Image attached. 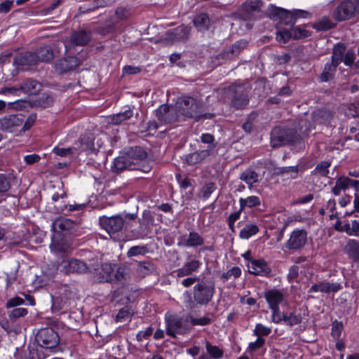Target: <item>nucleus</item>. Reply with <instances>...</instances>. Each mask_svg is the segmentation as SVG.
<instances>
[{"mask_svg":"<svg viewBox=\"0 0 359 359\" xmlns=\"http://www.w3.org/2000/svg\"><path fill=\"white\" fill-rule=\"evenodd\" d=\"M265 344V339L262 337H257V340L254 342L249 344L248 348L251 351H254L258 348H262Z\"/></svg>","mask_w":359,"mask_h":359,"instance_id":"obj_63","label":"nucleus"},{"mask_svg":"<svg viewBox=\"0 0 359 359\" xmlns=\"http://www.w3.org/2000/svg\"><path fill=\"white\" fill-rule=\"evenodd\" d=\"M34 53L38 62H49L54 57L53 50L49 46H41Z\"/></svg>","mask_w":359,"mask_h":359,"instance_id":"obj_34","label":"nucleus"},{"mask_svg":"<svg viewBox=\"0 0 359 359\" xmlns=\"http://www.w3.org/2000/svg\"><path fill=\"white\" fill-rule=\"evenodd\" d=\"M50 248L55 252L68 254L71 251L69 243L57 235H53Z\"/></svg>","mask_w":359,"mask_h":359,"instance_id":"obj_31","label":"nucleus"},{"mask_svg":"<svg viewBox=\"0 0 359 359\" xmlns=\"http://www.w3.org/2000/svg\"><path fill=\"white\" fill-rule=\"evenodd\" d=\"M75 147L81 151L91 152L94 150V142L92 135H85L81 137L79 141L75 143Z\"/></svg>","mask_w":359,"mask_h":359,"instance_id":"obj_32","label":"nucleus"},{"mask_svg":"<svg viewBox=\"0 0 359 359\" xmlns=\"http://www.w3.org/2000/svg\"><path fill=\"white\" fill-rule=\"evenodd\" d=\"M337 66L331 62H327L325 65L322 73L318 76L320 82H327L332 80L334 77Z\"/></svg>","mask_w":359,"mask_h":359,"instance_id":"obj_33","label":"nucleus"},{"mask_svg":"<svg viewBox=\"0 0 359 359\" xmlns=\"http://www.w3.org/2000/svg\"><path fill=\"white\" fill-rule=\"evenodd\" d=\"M81 65V61L77 57H67L58 60L55 63V70L60 73H66L76 69Z\"/></svg>","mask_w":359,"mask_h":359,"instance_id":"obj_18","label":"nucleus"},{"mask_svg":"<svg viewBox=\"0 0 359 359\" xmlns=\"http://www.w3.org/2000/svg\"><path fill=\"white\" fill-rule=\"evenodd\" d=\"M259 231L257 225L250 224H246L240 231V237L243 239H248L252 236L255 235Z\"/></svg>","mask_w":359,"mask_h":359,"instance_id":"obj_42","label":"nucleus"},{"mask_svg":"<svg viewBox=\"0 0 359 359\" xmlns=\"http://www.w3.org/2000/svg\"><path fill=\"white\" fill-rule=\"evenodd\" d=\"M76 226L74 221L65 217H59L53 222L52 230L54 232L53 235L60 236V234H72Z\"/></svg>","mask_w":359,"mask_h":359,"instance_id":"obj_13","label":"nucleus"},{"mask_svg":"<svg viewBox=\"0 0 359 359\" xmlns=\"http://www.w3.org/2000/svg\"><path fill=\"white\" fill-rule=\"evenodd\" d=\"M204 243V239L196 232H190L184 245L187 247L200 246Z\"/></svg>","mask_w":359,"mask_h":359,"instance_id":"obj_40","label":"nucleus"},{"mask_svg":"<svg viewBox=\"0 0 359 359\" xmlns=\"http://www.w3.org/2000/svg\"><path fill=\"white\" fill-rule=\"evenodd\" d=\"M262 4L261 0H256L250 3L245 2L243 5V10L241 12V17L244 20L251 19L253 17V13L259 11Z\"/></svg>","mask_w":359,"mask_h":359,"instance_id":"obj_25","label":"nucleus"},{"mask_svg":"<svg viewBox=\"0 0 359 359\" xmlns=\"http://www.w3.org/2000/svg\"><path fill=\"white\" fill-rule=\"evenodd\" d=\"M290 39H292L290 30L283 29L276 33V40L280 43H285Z\"/></svg>","mask_w":359,"mask_h":359,"instance_id":"obj_55","label":"nucleus"},{"mask_svg":"<svg viewBox=\"0 0 359 359\" xmlns=\"http://www.w3.org/2000/svg\"><path fill=\"white\" fill-rule=\"evenodd\" d=\"M78 150V148L75 146L69 147V148H60L55 147L53 150V153L56 155L62 156V157H71L75 152Z\"/></svg>","mask_w":359,"mask_h":359,"instance_id":"obj_48","label":"nucleus"},{"mask_svg":"<svg viewBox=\"0 0 359 359\" xmlns=\"http://www.w3.org/2000/svg\"><path fill=\"white\" fill-rule=\"evenodd\" d=\"M215 293V285L211 282L198 281L194 287L193 297L194 302L201 305L208 304Z\"/></svg>","mask_w":359,"mask_h":359,"instance_id":"obj_6","label":"nucleus"},{"mask_svg":"<svg viewBox=\"0 0 359 359\" xmlns=\"http://www.w3.org/2000/svg\"><path fill=\"white\" fill-rule=\"evenodd\" d=\"M149 252L148 248L146 245H136L131 247L128 252L127 256L131 257L137 255H145Z\"/></svg>","mask_w":359,"mask_h":359,"instance_id":"obj_49","label":"nucleus"},{"mask_svg":"<svg viewBox=\"0 0 359 359\" xmlns=\"http://www.w3.org/2000/svg\"><path fill=\"white\" fill-rule=\"evenodd\" d=\"M350 187L355 189V191L358 192L359 189V181L350 179L348 177H340L336 181L335 186L332 188V193L339 196L341 194V190H346Z\"/></svg>","mask_w":359,"mask_h":359,"instance_id":"obj_19","label":"nucleus"},{"mask_svg":"<svg viewBox=\"0 0 359 359\" xmlns=\"http://www.w3.org/2000/svg\"><path fill=\"white\" fill-rule=\"evenodd\" d=\"M216 189V185L214 182L206 183L200 191V196L203 199H208L212 193Z\"/></svg>","mask_w":359,"mask_h":359,"instance_id":"obj_50","label":"nucleus"},{"mask_svg":"<svg viewBox=\"0 0 359 359\" xmlns=\"http://www.w3.org/2000/svg\"><path fill=\"white\" fill-rule=\"evenodd\" d=\"M90 40V32L83 29L74 32L70 36V42L73 46H85Z\"/></svg>","mask_w":359,"mask_h":359,"instance_id":"obj_26","label":"nucleus"},{"mask_svg":"<svg viewBox=\"0 0 359 359\" xmlns=\"http://www.w3.org/2000/svg\"><path fill=\"white\" fill-rule=\"evenodd\" d=\"M248 93L249 87L245 85H231L227 90V95L232 98L231 104L237 109L247 106L249 102Z\"/></svg>","mask_w":359,"mask_h":359,"instance_id":"obj_5","label":"nucleus"},{"mask_svg":"<svg viewBox=\"0 0 359 359\" xmlns=\"http://www.w3.org/2000/svg\"><path fill=\"white\" fill-rule=\"evenodd\" d=\"M272 310V321L275 323H280L282 321H283V314L280 311L279 306L278 307H274L273 309H271Z\"/></svg>","mask_w":359,"mask_h":359,"instance_id":"obj_61","label":"nucleus"},{"mask_svg":"<svg viewBox=\"0 0 359 359\" xmlns=\"http://www.w3.org/2000/svg\"><path fill=\"white\" fill-rule=\"evenodd\" d=\"M156 270V267L153 263L149 261L140 262L137 264V273L141 277H145Z\"/></svg>","mask_w":359,"mask_h":359,"instance_id":"obj_35","label":"nucleus"},{"mask_svg":"<svg viewBox=\"0 0 359 359\" xmlns=\"http://www.w3.org/2000/svg\"><path fill=\"white\" fill-rule=\"evenodd\" d=\"M247 41L241 40L237 41L234 44H233L231 48H229L228 53H230L232 55V56H236L241 53V51L243 48H245L247 46Z\"/></svg>","mask_w":359,"mask_h":359,"instance_id":"obj_53","label":"nucleus"},{"mask_svg":"<svg viewBox=\"0 0 359 359\" xmlns=\"http://www.w3.org/2000/svg\"><path fill=\"white\" fill-rule=\"evenodd\" d=\"M146 156V152L141 147L130 148L126 155L115 158L112 169L115 172H121L126 169L138 170L140 161Z\"/></svg>","mask_w":359,"mask_h":359,"instance_id":"obj_1","label":"nucleus"},{"mask_svg":"<svg viewBox=\"0 0 359 359\" xmlns=\"http://www.w3.org/2000/svg\"><path fill=\"white\" fill-rule=\"evenodd\" d=\"M343 328H344L343 323L341 322L335 320L332 323V332H331L332 336L334 339H338L341 336Z\"/></svg>","mask_w":359,"mask_h":359,"instance_id":"obj_58","label":"nucleus"},{"mask_svg":"<svg viewBox=\"0 0 359 359\" xmlns=\"http://www.w3.org/2000/svg\"><path fill=\"white\" fill-rule=\"evenodd\" d=\"M248 271L255 276H265L270 274L271 270L267 263L264 260L252 259L248 264Z\"/></svg>","mask_w":359,"mask_h":359,"instance_id":"obj_21","label":"nucleus"},{"mask_svg":"<svg viewBox=\"0 0 359 359\" xmlns=\"http://www.w3.org/2000/svg\"><path fill=\"white\" fill-rule=\"evenodd\" d=\"M194 25L199 31L208 30L210 25V18L205 13H200L194 20Z\"/></svg>","mask_w":359,"mask_h":359,"instance_id":"obj_38","label":"nucleus"},{"mask_svg":"<svg viewBox=\"0 0 359 359\" xmlns=\"http://www.w3.org/2000/svg\"><path fill=\"white\" fill-rule=\"evenodd\" d=\"M334 27V24L328 18H323L313 24V27L317 31H327Z\"/></svg>","mask_w":359,"mask_h":359,"instance_id":"obj_45","label":"nucleus"},{"mask_svg":"<svg viewBox=\"0 0 359 359\" xmlns=\"http://www.w3.org/2000/svg\"><path fill=\"white\" fill-rule=\"evenodd\" d=\"M189 32V27L182 25L171 31L167 32L165 39L171 42L185 41L188 39Z\"/></svg>","mask_w":359,"mask_h":359,"instance_id":"obj_22","label":"nucleus"},{"mask_svg":"<svg viewBox=\"0 0 359 359\" xmlns=\"http://www.w3.org/2000/svg\"><path fill=\"white\" fill-rule=\"evenodd\" d=\"M38 62L37 56L34 52H25L14 58V63L19 66H32Z\"/></svg>","mask_w":359,"mask_h":359,"instance_id":"obj_27","label":"nucleus"},{"mask_svg":"<svg viewBox=\"0 0 359 359\" xmlns=\"http://www.w3.org/2000/svg\"><path fill=\"white\" fill-rule=\"evenodd\" d=\"M341 285L338 283H330L327 281H322L318 284L313 285L309 292H320L323 293L337 292L341 289Z\"/></svg>","mask_w":359,"mask_h":359,"instance_id":"obj_24","label":"nucleus"},{"mask_svg":"<svg viewBox=\"0 0 359 359\" xmlns=\"http://www.w3.org/2000/svg\"><path fill=\"white\" fill-rule=\"evenodd\" d=\"M343 252L348 259L354 262H359V241L348 239L343 247Z\"/></svg>","mask_w":359,"mask_h":359,"instance_id":"obj_23","label":"nucleus"},{"mask_svg":"<svg viewBox=\"0 0 359 359\" xmlns=\"http://www.w3.org/2000/svg\"><path fill=\"white\" fill-rule=\"evenodd\" d=\"M207 353L214 359H219L223 356V351L217 346H213L210 341H205Z\"/></svg>","mask_w":359,"mask_h":359,"instance_id":"obj_44","label":"nucleus"},{"mask_svg":"<svg viewBox=\"0 0 359 359\" xmlns=\"http://www.w3.org/2000/svg\"><path fill=\"white\" fill-rule=\"evenodd\" d=\"M180 116L194 118L196 121L201 118H210L212 114H203V105L191 97H182L175 104Z\"/></svg>","mask_w":359,"mask_h":359,"instance_id":"obj_2","label":"nucleus"},{"mask_svg":"<svg viewBox=\"0 0 359 359\" xmlns=\"http://www.w3.org/2000/svg\"><path fill=\"white\" fill-rule=\"evenodd\" d=\"M191 323L193 325H206L211 323L212 320L208 317H202V318H191Z\"/></svg>","mask_w":359,"mask_h":359,"instance_id":"obj_60","label":"nucleus"},{"mask_svg":"<svg viewBox=\"0 0 359 359\" xmlns=\"http://www.w3.org/2000/svg\"><path fill=\"white\" fill-rule=\"evenodd\" d=\"M330 166V163L329 162L322 161L316 165L315 170H313V174L325 177L329 173L328 168Z\"/></svg>","mask_w":359,"mask_h":359,"instance_id":"obj_52","label":"nucleus"},{"mask_svg":"<svg viewBox=\"0 0 359 359\" xmlns=\"http://www.w3.org/2000/svg\"><path fill=\"white\" fill-rule=\"evenodd\" d=\"M213 149L214 147L210 146L209 149L189 154L184 156L183 161L189 165H196L210 156L212 154Z\"/></svg>","mask_w":359,"mask_h":359,"instance_id":"obj_20","label":"nucleus"},{"mask_svg":"<svg viewBox=\"0 0 359 359\" xmlns=\"http://www.w3.org/2000/svg\"><path fill=\"white\" fill-rule=\"evenodd\" d=\"M299 171V168L297 165L296 166H290V167H282L278 168L277 174L279 175H288L292 179H295L297 176V172Z\"/></svg>","mask_w":359,"mask_h":359,"instance_id":"obj_46","label":"nucleus"},{"mask_svg":"<svg viewBox=\"0 0 359 359\" xmlns=\"http://www.w3.org/2000/svg\"><path fill=\"white\" fill-rule=\"evenodd\" d=\"M156 116L161 125L172 123L180 119V114L175 105H161L156 110Z\"/></svg>","mask_w":359,"mask_h":359,"instance_id":"obj_9","label":"nucleus"},{"mask_svg":"<svg viewBox=\"0 0 359 359\" xmlns=\"http://www.w3.org/2000/svg\"><path fill=\"white\" fill-rule=\"evenodd\" d=\"M257 114L256 113L250 114L246 121L243 124V128L247 133H250L254 128V121L257 118Z\"/></svg>","mask_w":359,"mask_h":359,"instance_id":"obj_57","label":"nucleus"},{"mask_svg":"<svg viewBox=\"0 0 359 359\" xmlns=\"http://www.w3.org/2000/svg\"><path fill=\"white\" fill-rule=\"evenodd\" d=\"M25 303L24 299L20 297H15L13 298H11L8 299L6 303V307L7 309L14 308L13 310H11L8 313V319L11 321H15L20 318H22L25 316L28 311L27 309L25 308H15L20 305H22Z\"/></svg>","mask_w":359,"mask_h":359,"instance_id":"obj_14","label":"nucleus"},{"mask_svg":"<svg viewBox=\"0 0 359 359\" xmlns=\"http://www.w3.org/2000/svg\"><path fill=\"white\" fill-rule=\"evenodd\" d=\"M102 282L123 284L130 278V269L125 265L104 263L102 265Z\"/></svg>","mask_w":359,"mask_h":359,"instance_id":"obj_3","label":"nucleus"},{"mask_svg":"<svg viewBox=\"0 0 359 359\" xmlns=\"http://www.w3.org/2000/svg\"><path fill=\"white\" fill-rule=\"evenodd\" d=\"M100 224L109 234H114L122 230L125 219L121 215L100 217Z\"/></svg>","mask_w":359,"mask_h":359,"instance_id":"obj_11","label":"nucleus"},{"mask_svg":"<svg viewBox=\"0 0 359 359\" xmlns=\"http://www.w3.org/2000/svg\"><path fill=\"white\" fill-rule=\"evenodd\" d=\"M271 332V329L263 325L262 324H257L254 330V334L257 337L268 336Z\"/></svg>","mask_w":359,"mask_h":359,"instance_id":"obj_56","label":"nucleus"},{"mask_svg":"<svg viewBox=\"0 0 359 359\" xmlns=\"http://www.w3.org/2000/svg\"><path fill=\"white\" fill-rule=\"evenodd\" d=\"M25 116L18 113L5 116L0 118V130L6 132H13L22 125Z\"/></svg>","mask_w":359,"mask_h":359,"instance_id":"obj_15","label":"nucleus"},{"mask_svg":"<svg viewBox=\"0 0 359 359\" xmlns=\"http://www.w3.org/2000/svg\"><path fill=\"white\" fill-rule=\"evenodd\" d=\"M201 265V262L196 259H191L184 264L182 268L177 270L178 277H184L196 272Z\"/></svg>","mask_w":359,"mask_h":359,"instance_id":"obj_29","label":"nucleus"},{"mask_svg":"<svg viewBox=\"0 0 359 359\" xmlns=\"http://www.w3.org/2000/svg\"><path fill=\"white\" fill-rule=\"evenodd\" d=\"M300 138V134L294 129L276 127L271 133V145L278 147L283 145L294 143Z\"/></svg>","mask_w":359,"mask_h":359,"instance_id":"obj_4","label":"nucleus"},{"mask_svg":"<svg viewBox=\"0 0 359 359\" xmlns=\"http://www.w3.org/2000/svg\"><path fill=\"white\" fill-rule=\"evenodd\" d=\"M284 323L290 326L297 325L302 322V316L300 314L290 313L289 315L283 314Z\"/></svg>","mask_w":359,"mask_h":359,"instance_id":"obj_47","label":"nucleus"},{"mask_svg":"<svg viewBox=\"0 0 359 359\" xmlns=\"http://www.w3.org/2000/svg\"><path fill=\"white\" fill-rule=\"evenodd\" d=\"M59 269L65 274L84 273L88 271L89 267L82 260L72 258L62 260L59 264Z\"/></svg>","mask_w":359,"mask_h":359,"instance_id":"obj_10","label":"nucleus"},{"mask_svg":"<svg viewBox=\"0 0 359 359\" xmlns=\"http://www.w3.org/2000/svg\"><path fill=\"white\" fill-rule=\"evenodd\" d=\"M267 15L271 19L274 20L279 19L286 25H293L294 24L292 11H290L271 5L268 8Z\"/></svg>","mask_w":359,"mask_h":359,"instance_id":"obj_17","label":"nucleus"},{"mask_svg":"<svg viewBox=\"0 0 359 359\" xmlns=\"http://www.w3.org/2000/svg\"><path fill=\"white\" fill-rule=\"evenodd\" d=\"M241 180L249 185L252 188V184L259 181L258 174L250 169H247L241 175Z\"/></svg>","mask_w":359,"mask_h":359,"instance_id":"obj_39","label":"nucleus"},{"mask_svg":"<svg viewBox=\"0 0 359 359\" xmlns=\"http://www.w3.org/2000/svg\"><path fill=\"white\" fill-rule=\"evenodd\" d=\"M115 14L118 19L125 20L129 18L130 12L127 8L120 7L116 10Z\"/></svg>","mask_w":359,"mask_h":359,"instance_id":"obj_62","label":"nucleus"},{"mask_svg":"<svg viewBox=\"0 0 359 359\" xmlns=\"http://www.w3.org/2000/svg\"><path fill=\"white\" fill-rule=\"evenodd\" d=\"M11 188L9 179L5 174L0 173V194L8 191Z\"/></svg>","mask_w":359,"mask_h":359,"instance_id":"obj_59","label":"nucleus"},{"mask_svg":"<svg viewBox=\"0 0 359 359\" xmlns=\"http://www.w3.org/2000/svg\"><path fill=\"white\" fill-rule=\"evenodd\" d=\"M356 8L351 1H344L334 10L333 17L338 21L346 20L353 17Z\"/></svg>","mask_w":359,"mask_h":359,"instance_id":"obj_16","label":"nucleus"},{"mask_svg":"<svg viewBox=\"0 0 359 359\" xmlns=\"http://www.w3.org/2000/svg\"><path fill=\"white\" fill-rule=\"evenodd\" d=\"M306 241V231L304 229H296L291 233L285 247L288 250H298L305 245Z\"/></svg>","mask_w":359,"mask_h":359,"instance_id":"obj_12","label":"nucleus"},{"mask_svg":"<svg viewBox=\"0 0 359 359\" xmlns=\"http://www.w3.org/2000/svg\"><path fill=\"white\" fill-rule=\"evenodd\" d=\"M346 46L342 43L336 45L332 50L331 63L338 66L343 60Z\"/></svg>","mask_w":359,"mask_h":359,"instance_id":"obj_36","label":"nucleus"},{"mask_svg":"<svg viewBox=\"0 0 359 359\" xmlns=\"http://www.w3.org/2000/svg\"><path fill=\"white\" fill-rule=\"evenodd\" d=\"M239 203L241 210H244L245 207L253 208L259 205L261 201L258 196H251L246 198H241Z\"/></svg>","mask_w":359,"mask_h":359,"instance_id":"obj_41","label":"nucleus"},{"mask_svg":"<svg viewBox=\"0 0 359 359\" xmlns=\"http://www.w3.org/2000/svg\"><path fill=\"white\" fill-rule=\"evenodd\" d=\"M166 333L175 337L176 334H183L189 331V326L186 321L175 315L165 316Z\"/></svg>","mask_w":359,"mask_h":359,"instance_id":"obj_8","label":"nucleus"},{"mask_svg":"<svg viewBox=\"0 0 359 359\" xmlns=\"http://www.w3.org/2000/svg\"><path fill=\"white\" fill-rule=\"evenodd\" d=\"M347 115L352 117L359 116V104L353 103L348 107Z\"/></svg>","mask_w":359,"mask_h":359,"instance_id":"obj_64","label":"nucleus"},{"mask_svg":"<svg viewBox=\"0 0 359 359\" xmlns=\"http://www.w3.org/2000/svg\"><path fill=\"white\" fill-rule=\"evenodd\" d=\"M133 116L131 109L126 110L124 112L114 114L108 118L109 123L114 125L121 124L123 121L130 118Z\"/></svg>","mask_w":359,"mask_h":359,"instance_id":"obj_37","label":"nucleus"},{"mask_svg":"<svg viewBox=\"0 0 359 359\" xmlns=\"http://www.w3.org/2000/svg\"><path fill=\"white\" fill-rule=\"evenodd\" d=\"M264 297L270 309L278 307L283 300V293L278 290H270L265 292Z\"/></svg>","mask_w":359,"mask_h":359,"instance_id":"obj_28","label":"nucleus"},{"mask_svg":"<svg viewBox=\"0 0 359 359\" xmlns=\"http://www.w3.org/2000/svg\"><path fill=\"white\" fill-rule=\"evenodd\" d=\"M54 99L52 95L48 93H43L34 101V104L37 107L46 108L53 103Z\"/></svg>","mask_w":359,"mask_h":359,"instance_id":"obj_43","label":"nucleus"},{"mask_svg":"<svg viewBox=\"0 0 359 359\" xmlns=\"http://www.w3.org/2000/svg\"><path fill=\"white\" fill-rule=\"evenodd\" d=\"M41 88V83L33 79H26L20 84V89L24 93L36 94Z\"/></svg>","mask_w":359,"mask_h":359,"instance_id":"obj_30","label":"nucleus"},{"mask_svg":"<svg viewBox=\"0 0 359 359\" xmlns=\"http://www.w3.org/2000/svg\"><path fill=\"white\" fill-rule=\"evenodd\" d=\"M292 39H299L302 38H306L311 35L310 32L300 27H293L290 29Z\"/></svg>","mask_w":359,"mask_h":359,"instance_id":"obj_51","label":"nucleus"},{"mask_svg":"<svg viewBox=\"0 0 359 359\" xmlns=\"http://www.w3.org/2000/svg\"><path fill=\"white\" fill-rule=\"evenodd\" d=\"M37 344L46 349L56 347L60 342L58 334L52 327H43L40 329L36 334Z\"/></svg>","mask_w":359,"mask_h":359,"instance_id":"obj_7","label":"nucleus"},{"mask_svg":"<svg viewBox=\"0 0 359 359\" xmlns=\"http://www.w3.org/2000/svg\"><path fill=\"white\" fill-rule=\"evenodd\" d=\"M241 275V270L238 266H234L226 273H223L221 275V279L226 281L230 278L231 276H233L235 278L240 277Z\"/></svg>","mask_w":359,"mask_h":359,"instance_id":"obj_54","label":"nucleus"}]
</instances>
